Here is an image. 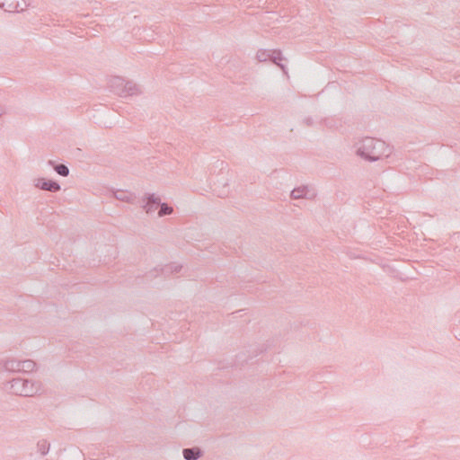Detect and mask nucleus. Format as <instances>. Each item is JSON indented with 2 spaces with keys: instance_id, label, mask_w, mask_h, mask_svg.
<instances>
[{
  "instance_id": "nucleus-1",
  "label": "nucleus",
  "mask_w": 460,
  "mask_h": 460,
  "mask_svg": "<svg viewBox=\"0 0 460 460\" xmlns=\"http://www.w3.org/2000/svg\"><path fill=\"white\" fill-rule=\"evenodd\" d=\"M355 146L357 155L369 162H376L391 154V149L385 141L374 137L362 138Z\"/></svg>"
},
{
  "instance_id": "nucleus-2",
  "label": "nucleus",
  "mask_w": 460,
  "mask_h": 460,
  "mask_svg": "<svg viewBox=\"0 0 460 460\" xmlns=\"http://www.w3.org/2000/svg\"><path fill=\"white\" fill-rule=\"evenodd\" d=\"M7 389L13 394L23 397H32L42 392V383L39 380L13 378L6 384Z\"/></svg>"
},
{
  "instance_id": "nucleus-3",
  "label": "nucleus",
  "mask_w": 460,
  "mask_h": 460,
  "mask_svg": "<svg viewBox=\"0 0 460 460\" xmlns=\"http://www.w3.org/2000/svg\"><path fill=\"white\" fill-rule=\"evenodd\" d=\"M109 87L112 93L120 97H128L140 94L141 89L133 81L125 80L120 76H113L110 79Z\"/></svg>"
},
{
  "instance_id": "nucleus-4",
  "label": "nucleus",
  "mask_w": 460,
  "mask_h": 460,
  "mask_svg": "<svg viewBox=\"0 0 460 460\" xmlns=\"http://www.w3.org/2000/svg\"><path fill=\"white\" fill-rule=\"evenodd\" d=\"M256 58L259 62H265L267 60H270L272 63L276 64L283 71H285V66L283 64L279 63V61L283 59L280 50L259 49L256 54Z\"/></svg>"
},
{
  "instance_id": "nucleus-5",
  "label": "nucleus",
  "mask_w": 460,
  "mask_h": 460,
  "mask_svg": "<svg viewBox=\"0 0 460 460\" xmlns=\"http://www.w3.org/2000/svg\"><path fill=\"white\" fill-rule=\"evenodd\" d=\"M33 185L35 188L49 192H58L60 190L61 186L58 182L48 180L45 178H37L33 181Z\"/></svg>"
},
{
  "instance_id": "nucleus-6",
  "label": "nucleus",
  "mask_w": 460,
  "mask_h": 460,
  "mask_svg": "<svg viewBox=\"0 0 460 460\" xmlns=\"http://www.w3.org/2000/svg\"><path fill=\"white\" fill-rule=\"evenodd\" d=\"M314 196H315L314 193L313 191H311L307 186L297 187V188H295L291 191V198L294 199H303V198L311 199Z\"/></svg>"
},
{
  "instance_id": "nucleus-7",
  "label": "nucleus",
  "mask_w": 460,
  "mask_h": 460,
  "mask_svg": "<svg viewBox=\"0 0 460 460\" xmlns=\"http://www.w3.org/2000/svg\"><path fill=\"white\" fill-rule=\"evenodd\" d=\"M161 199L155 194H147L146 202L143 206L144 209L147 214H151L157 209L159 207Z\"/></svg>"
},
{
  "instance_id": "nucleus-8",
  "label": "nucleus",
  "mask_w": 460,
  "mask_h": 460,
  "mask_svg": "<svg viewBox=\"0 0 460 460\" xmlns=\"http://www.w3.org/2000/svg\"><path fill=\"white\" fill-rule=\"evenodd\" d=\"M0 366L7 372H20V360L16 358L0 359Z\"/></svg>"
},
{
  "instance_id": "nucleus-9",
  "label": "nucleus",
  "mask_w": 460,
  "mask_h": 460,
  "mask_svg": "<svg viewBox=\"0 0 460 460\" xmlns=\"http://www.w3.org/2000/svg\"><path fill=\"white\" fill-rule=\"evenodd\" d=\"M0 8L4 9L7 12H20L23 10L20 3L16 0H0Z\"/></svg>"
},
{
  "instance_id": "nucleus-10",
  "label": "nucleus",
  "mask_w": 460,
  "mask_h": 460,
  "mask_svg": "<svg viewBox=\"0 0 460 460\" xmlns=\"http://www.w3.org/2000/svg\"><path fill=\"white\" fill-rule=\"evenodd\" d=\"M113 196L116 199L127 203H133L136 199V196L132 192L123 190L114 191Z\"/></svg>"
},
{
  "instance_id": "nucleus-11",
  "label": "nucleus",
  "mask_w": 460,
  "mask_h": 460,
  "mask_svg": "<svg viewBox=\"0 0 460 460\" xmlns=\"http://www.w3.org/2000/svg\"><path fill=\"white\" fill-rule=\"evenodd\" d=\"M182 456L185 460H198L202 456V451L199 447L184 448Z\"/></svg>"
},
{
  "instance_id": "nucleus-12",
  "label": "nucleus",
  "mask_w": 460,
  "mask_h": 460,
  "mask_svg": "<svg viewBox=\"0 0 460 460\" xmlns=\"http://www.w3.org/2000/svg\"><path fill=\"white\" fill-rule=\"evenodd\" d=\"M49 164L53 167L55 172L59 174L60 176L66 177L69 175V169L68 167L64 164H55L52 160L49 161Z\"/></svg>"
},
{
  "instance_id": "nucleus-13",
  "label": "nucleus",
  "mask_w": 460,
  "mask_h": 460,
  "mask_svg": "<svg viewBox=\"0 0 460 460\" xmlns=\"http://www.w3.org/2000/svg\"><path fill=\"white\" fill-rule=\"evenodd\" d=\"M20 372L23 373H31L34 371L36 367V363L31 359L20 360Z\"/></svg>"
},
{
  "instance_id": "nucleus-14",
  "label": "nucleus",
  "mask_w": 460,
  "mask_h": 460,
  "mask_svg": "<svg viewBox=\"0 0 460 460\" xmlns=\"http://www.w3.org/2000/svg\"><path fill=\"white\" fill-rule=\"evenodd\" d=\"M50 448V444L46 439H41L37 443V449L41 456H46Z\"/></svg>"
},
{
  "instance_id": "nucleus-15",
  "label": "nucleus",
  "mask_w": 460,
  "mask_h": 460,
  "mask_svg": "<svg viewBox=\"0 0 460 460\" xmlns=\"http://www.w3.org/2000/svg\"><path fill=\"white\" fill-rule=\"evenodd\" d=\"M159 211H158V217H162L164 216L171 215L173 211L172 208L168 206L166 203H161L159 204Z\"/></svg>"
},
{
  "instance_id": "nucleus-16",
  "label": "nucleus",
  "mask_w": 460,
  "mask_h": 460,
  "mask_svg": "<svg viewBox=\"0 0 460 460\" xmlns=\"http://www.w3.org/2000/svg\"><path fill=\"white\" fill-rule=\"evenodd\" d=\"M181 269V265H179V264H172L170 266H166V269L165 270L166 271H171L172 273H174V272H179Z\"/></svg>"
},
{
  "instance_id": "nucleus-17",
  "label": "nucleus",
  "mask_w": 460,
  "mask_h": 460,
  "mask_svg": "<svg viewBox=\"0 0 460 460\" xmlns=\"http://www.w3.org/2000/svg\"><path fill=\"white\" fill-rule=\"evenodd\" d=\"M306 123H307V125H310V124H311V121H310V119H306Z\"/></svg>"
},
{
  "instance_id": "nucleus-18",
  "label": "nucleus",
  "mask_w": 460,
  "mask_h": 460,
  "mask_svg": "<svg viewBox=\"0 0 460 460\" xmlns=\"http://www.w3.org/2000/svg\"><path fill=\"white\" fill-rule=\"evenodd\" d=\"M4 113L3 110L0 108V117L2 116V114Z\"/></svg>"
}]
</instances>
